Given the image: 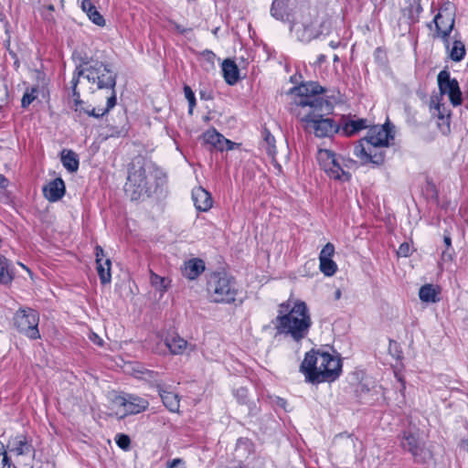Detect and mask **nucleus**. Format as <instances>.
<instances>
[{
	"label": "nucleus",
	"instance_id": "ea45409f",
	"mask_svg": "<svg viewBox=\"0 0 468 468\" xmlns=\"http://www.w3.org/2000/svg\"><path fill=\"white\" fill-rule=\"evenodd\" d=\"M335 254V246L328 242L324 245L319 254V259H332Z\"/></svg>",
	"mask_w": 468,
	"mask_h": 468
},
{
	"label": "nucleus",
	"instance_id": "a211bd4d",
	"mask_svg": "<svg viewBox=\"0 0 468 468\" xmlns=\"http://www.w3.org/2000/svg\"><path fill=\"white\" fill-rule=\"evenodd\" d=\"M165 345L172 355H182L186 351L195 350V346L188 344L177 335L165 337Z\"/></svg>",
	"mask_w": 468,
	"mask_h": 468
},
{
	"label": "nucleus",
	"instance_id": "f3484780",
	"mask_svg": "<svg viewBox=\"0 0 468 468\" xmlns=\"http://www.w3.org/2000/svg\"><path fill=\"white\" fill-rule=\"evenodd\" d=\"M204 142L207 144L214 146L219 151L232 150L236 145L235 143L225 138L222 134L216 130H208L203 134Z\"/></svg>",
	"mask_w": 468,
	"mask_h": 468
},
{
	"label": "nucleus",
	"instance_id": "20e7f679",
	"mask_svg": "<svg viewBox=\"0 0 468 468\" xmlns=\"http://www.w3.org/2000/svg\"><path fill=\"white\" fill-rule=\"evenodd\" d=\"M84 65L86 66L85 68H76L70 81L76 112L79 110V104L82 102L80 91L77 89L80 77H84L89 82L96 85L97 89H110L112 94H115L114 87L116 85V75L112 72L108 64L90 59L84 62Z\"/></svg>",
	"mask_w": 468,
	"mask_h": 468
},
{
	"label": "nucleus",
	"instance_id": "b1692460",
	"mask_svg": "<svg viewBox=\"0 0 468 468\" xmlns=\"http://www.w3.org/2000/svg\"><path fill=\"white\" fill-rule=\"evenodd\" d=\"M223 77L229 85L235 84L239 80V69L234 61L225 59L222 63Z\"/></svg>",
	"mask_w": 468,
	"mask_h": 468
},
{
	"label": "nucleus",
	"instance_id": "79ce46f5",
	"mask_svg": "<svg viewBox=\"0 0 468 468\" xmlns=\"http://www.w3.org/2000/svg\"><path fill=\"white\" fill-rule=\"evenodd\" d=\"M168 468H185V462L182 459H173L167 463Z\"/></svg>",
	"mask_w": 468,
	"mask_h": 468
},
{
	"label": "nucleus",
	"instance_id": "a878e982",
	"mask_svg": "<svg viewBox=\"0 0 468 468\" xmlns=\"http://www.w3.org/2000/svg\"><path fill=\"white\" fill-rule=\"evenodd\" d=\"M81 8L95 25L100 27L105 25L103 16L97 11L90 0H83L81 3Z\"/></svg>",
	"mask_w": 468,
	"mask_h": 468
},
{
	"label": "nucleus",
	"instance_id": "f704fd0d",
	"mask_svg": "<svg viewBox=\"0 0 468 468\" xmlns=\"http://www.w3.org/2000/svg\"><path fill=\"white\" fill-rule=\"evenodd\" d=\"M284 0H274L271 7V14L276 19L283 20L285 17Z\"/></svg>",
	"mask_w": 468,
	"mask_h": 468
},
{
	"label": "nucleus",
	"instance_id": "6e6552de",
	"mask_svg": "<svg viewBox=\"0 0 468 468\" xmlns=\"http://www.w3.org/2000/svg\"><path fill=\"white\" fill-rule=\"evenodd\" d=\"M316 159L321 168L330 178L342 181L350 179L351 175L346 172L344 168L347 166L346 162H352L351 160H345L342 156H337L335 152L328 149H319Z\"/></svg>",
	"mask_w": 468,
	"mask_h": 468
},
{
	"label": "nucleus",
	"instance_id": "7c9ffc66",
	"mask_svg": "<svg viewBox=\"0 0 468 468\" xmlns=\"http://www.w3.org/2000/svg\"><path fill=\"white\" fill-rule=\"evenodd\" d=\"M422 12L420 0H413L409 7L403 10V15L408 17L410 23H416L419 21L420 14Z\"/></svg>",
	"mask_w": 468,
	"mask_h": 468
},
{
	"label": "nucleus",
	"instance_id": "8fccbe9b",
	"mask_svg": "<svg viewBox=\"0 0 468 468\" xmlns=\"http://www.w3.org/2000/svg\"><path fill=\"white\" fill-rule=\"evenodd\" d=\"M443 241L446 245L447 248L451 247L452 245V239L449 235H445L444 238H443Z\"/></svg>",
	"mask_w": 468,
	"mask_h": 468
},
{
	"label": "nucleus",
	"instance_id": "ddd939ff",
	"mask_svg": "<svg viewBox=\"0 0 468 468\" xmlns=\"http://www.w3.org/2000/svg\"><path fill=\"white\" fill-rule=\"evenodd\" d=\"M430 111L433 117H437V126L442 134L451 131V110L441 100V95H432L430 101Z\"/></svg>",
	"mask_w": 468,
	"mask_h": 468
},
{
	"label": "nucleus",
	"instance_id": "cd10ccee",
	"mask_svg": "<svg viewBox=\"0 0 468 468\" xmlns=\"http://www.w3.org/2000/svg\"><path fill=\"white\" fill-rule=\"evenodd\" d=\"M61 163L70 173L76 172L79 169V158L72 150H63L61 152Z\"/></svg>",
	"mask_w": 468,
	"mask_h": 468
},
{
	"label": "nucleus",
	"instance_id": "a18cd8bd",
	"mask_svg": "<svg viewBox=\"0 0 468 468\" xmlns=\"http://www.w3.org/2000/svg\"><path fill=\"white\" fill-rule=\"evenodd\" d=\"M104 251L101 247L97 246L96 247V263L103 262L104 260Z\"/></svg>",
	"mask_w": 468,
	"mask_h": 468
},
{
	"label": "nucleus",
	"instance_id": "393cba45",
	"mask_svg": "<svg viewBox=\"0 0 468 468\" xmlns=\"http://www.w3.org/2000/svg\"><path fill=\"white\" fill-rule=\"evenodd\" d=\"M440 292L441 290L438 286L425 284L420 288L419 297L424 303H437L440 300Z\"/></svg>",
	"mask_w": 468,
	"mask_h": 468
},
{
	"label": "nucleus",
	"instance_id": "58836bf2",
	"mask_svg": "<svg viewBox=\"0 0 468 468\" xmlns=\"http://www.w3.org/2000/svg\"><path fill=\"white\" fill-rule=\"evenodd\" d=\"M13 461L7 453L5 446L0 443V468H11Z\"/></svg>",
	"mask_w": 468,
	"mask_h": 468
},
{
	"label": "nucleus",
	"instance_id": "2eb2a0df",
	"mask_svg": "<svg viewBox=\"0 0 468 468\" xmlns=\"http://www.w3.org/2000/svg\"><path fill=\"white\" fill-rule=\"evenodd\" d=\"M116 403L123 408L126 414H138L145 410L149 406L145 399L132 394L117 397Z\"/></svg>",
	"mask_w": 468,
	"mask_h": 468
},
{
	"label": "nucleus",
	"instance_id": "4d7b16f0",
	"mask_svg": "<svg viewBox=\"0 0 468 468\" xmlns=\"http://www.w3.org/2000/svg\"><path fill=\"white\" fill-rule=\"evenodd\" d=\"M465 450H466V451H467V452H468V443L466 444V448H465Z\"/></svg>",
	"mask_w": 468,
	"mask_h": 468
},
{
	"label": "nucleus",
	"instance_id": "603ef678",
	"mask_svg": "<svg viewBox=\"0 0 468 468\" xmlns=\"http://www.w3.org/2000/svg\"><path fill=\"white\" fill-rule=\"evenodd\" d=\"M324 59H325V56H324V55H320V56L318 57V63H322V62H324Z\"/></svg>",
	"mask_w": 468,
	"mask_h": 468
},
{
	"label": "nucleus",
	"instance_id": "c85d7f7f",
	"mask_svg": "<svg viewBox=\"0 0 468 468\" xmlns=\"http://www.w3.org/2000/svg\"><path fill=\"white\" fill-rule=\"evenodd\" d=\"M81 104H79V110L80 112H84L85 113H87L89 116H92V117H95V118H100V117H102L103 115H105L111 109H112L115 104H116V95L114 93L111 94L110 97H108L107 99V106L105 109L101 110H98L96 111L95 108H92L91 110H89V109H83L81 107Z\"/></svg>",
	"mask_w": 468,
	"mask_h": 468
},
{
	"label": "nucleus",
	"instance_id": "1a4fd4ad",
	"mask_svg": "<svg viewBox=\"0 0 468 468\" xmlns=\"http://www.w3.org/2000/svg\"><path fill=\"white\" fill-rule=\"evenodd\" d=\"M400 445L402 449L409 452L417 463H426L432 458L431 451L426 447L419 433L412 431L403 432Z\"/></svg>",
	"mask_w": 468,
	"mask_h": 468
},
{
	"label": "nucleus",
	"instance_id": "0eeeda50",
	"mask_svg": "<svg viewBox=\"0 0 468 468\" xmlns=\"http://www.w3.org/2000/svg\"><path fill=\"white\" fill-rule=\"evenodd\" d=\"M5 450L15 468H33L35 449L26 436L17 435L10 438Z\"/></svg>",
	"mask_w": 468,
	"mask_h": 468
},
{
	"label": "nucleus",
	"instance_id": "f03ea898",
	"mask_svg": "<svg viewBox=\"0 0 468 468\" xmlns=\"http://www.w3.org/2000/svg\"><path fill=\"white\" fill-rule=\"evenodd\" d=\"M272 323L276 335L290 337L296 343L308 335L313 324L307 304L292 299L279 304L278 315Z\"/></svg>",
	"mask_w": 468,
	"mask_h": 468
},
{
	"label": "nucleus",
	"instance_id": "37998d69",
	"mask_svg": "<svg viewBox=\"0 0 468 468\" xmlns=\"http://www.w3.org/2000/svg\"><path fill=\"white\" fill-rule=\"evenodd\" d=\"M410 247L408 243H402L398 250V255L401 257H407L410 254Z\"/></svg>",
	"mask_w": 468,
	"mask_h": 468
},
{
	"label": "nucleus",
	"instance_id": "c756f323",
	"mask_svg": "<svg viewBox=\"0 0 468 468\" xmlns=\"http://www.w3.org/2000/svg\"><path fill=\"white\" fill-rule=\"evenodd\" d=\"M111 260L104 259L103 262L97 263V271L100 277L101 282L102 284H107L111 282L112 274H111Z\"/></svg>",
	"mask_w": 468,
	"mask_h": 468
},
{
	"label": "nucleus",
	"instance_id": "f257e3e1",
	"mask_svg": "<svg viewBox=\"0 0 468 468\" xmlns=\"http://www.w3.org/2000/svg\"><path fill=\"white\" fill-rule=\"evenodd\" d=\"M324 91L323 87L312 81L292 90L294 100L291 112L302 122L306 133L320 138L331 137L340 130L339 124L326 117L333 106L322 96Z\"/></svg>",
	"mask_w": 468,
	"mask_h": 468
},
{
	"label": "nucleus",
	"instance_id": "7ed1b4c3",
	"mask_svg": "<svg viewBox=\"0 0 468 468\" xmlns=\"http://www.w3.org/2000/svg\"><path fill=\"white\" fill-rule=\"evenodd\" d=\"M300 370L313 384L331 382L340 376L342 363L339 357L328 352L313 349L305 354Z\"/></svg>",
	"mask_w": 468,
	"mask_h": 468
},
{
	"label": "nucleus",
	"instance_id": "39448f33",
	"mask_svg": "<svg viewBox=\"0 0 468 468\" xmlns=\"http://www.w3.org/2000/svg\"><path fill=\"white\" fill-rule=\"evenodd\" d=\"M207 294L211 302L230 303L235 302L238 287L235 280L226 273H212L207 284Z\"/></svg>",
	"mask_w": 468,
	"mask_h": 468
},
{
	"label": "nucleus",
	"instance_id": "412c9836",
	"mask_svg": "<svg viewBox=\"0 0 468 468\" xmlns=\"http://www.w3.org/2000/svg\"><path fill=\"white\" fill-rule=\"evenodd\" d=\"M156 388L165 408L171 412H177L180 407L178 395L166 390L162 384H157Z\"/></svg>",
	"mask_w": 468,
	"mask_h": 468
},
{
	"label": "nucleus",
	"instance_id": "aec40b11",
	"mask_svg": "<svg viewBox=\"0 0 468 468\" xmlns=\"http://www.w3.org/2000/svg\"><path fill=\"white\" fill-rule=\"evenodd\" d=\"M192 199L198 211L205 212L212 207V197L210 194L201 186L192 190Z\"/></svg>",
	"mask_w": 468,
	"mask_h": 468
},
{
	"label": "nucleus",
	"instance_id": "49530a36",
	"mask_svg": "<svg viewBox=\"0 0 468 468\" xmlns=\"http://www.w3.org/2000/svg\"><path fill=\"white\" fill-rule=\"evenodd\" d=\"M195 106H196V98L188 101V113L189 114H193Z\"/></svg>",
	"mask_w": 468,
	"mask_h": 468
},
{
	"label": "nucleus",
	"instance_id": "864d4df0",
	"mask_svg": "<svg viewBox=\"0 0 468 468\" xmlns=\"http://www.w3.org/2000/svg\"><path fill=\"white\" fill-rule=\"evenodd\" d=\"M340 296H341V292H340L339 290H337V291L335 292V298H336V299H339V298H340Z\"/></svg>",
	"mask_w": 468,
	"mask_h": 468
},
{
	"label": "nucleus",
	"instance_id": "473e14b6",
	"mask_svg": "<svg viewBox=\"0 0 468 468\" xmlns=\"http://www.w3.org/2000/svg\"><path fill=\"white\" fill-rule=\"evenodd\" d=\"M319 268L325 276H333L337 271V265L332 259H319Z\"/></svg>",
	"mask_w": 468,
	"mask_h": 468
},
{
	"label": "nucleus",
	"instance_id": "f8f14e48",
	"mask_svg": "<svg viewBox=\"0 0 468 468\" xmlns=\"http://www.w3.org/2000/svg\"><path fill=\"white\" fill-rule=\"evenodd\" d=\"M381 148L382 146L357 142L354 146V155L361 161L362 165L370 163L374 166H379L385 162V152Z\"/></svg>",
	"mask_w": 468,
	"mask_h": 468
},
{
	"label": "nucleus",
	"instance_id": "bb28decb",
	"mask_svg": "<svg viewBox=\"0 0 468 468\" xmlns=\"http://www.w3.org/2000/svg\"><path fill=\"white\" fill-rule=\"evenodd\" d=\"M14 275L11 262L0 254V283L5 285L11 283Z\"/></svg>",
	"mask_w": 468,
	"mask_h": 468
},
{
	"label": "nucleus",
	"instance_id": "c03bdc74",
	"mask_svg": "<svg viewBox=\"0 0 468 468\" xmlns=\"http://www.w3.org/2000/svg\"><path fill=\"white\" fill-rule=\"evenodd\" d=\"M184 93H185V97L187 100V101H191V100L196 98L194 91L187 85H185V87H184Z\"/></svg>",
	"mask_w": 468,
	"mask_h": 468
},
{
	"label": "nucleus",
	"instance_id": "5701e85b",
	"mask_svg": "<svg viewBox=\"0 0 468 468\" xmlns=\"http://www.w3.org/2000/svg\"><path fill=\"white\" fill-rule=\"evenodd\" d=\"M342 127L343 133L346 136H351L357 132L366 129L368 127L367 119H350V118H343L342 123L340 125Z\"/></svg>",
	"mask_w": 468,
	"mask_h": 468
},
{
	"label": "nucleus",
	"instance_id": "9d476101",
	"mask_svg": "<svg viewBox=\"0 0 468 468\" xmlns=\"http://www.w3.org/2000/svg\"><path fill=\"white\" fill-rule=\"evenodd\" d=\"M38 322V314L30 308L20 309L14 316V324L16 329L30 339H37L40 337L37 328Z\"/></svg>",
	"mask_w": 468,
	"mask_h": 468
},
{
	"label": "nucleus",
	"instance_id": "5fc2aeb1",
	"mask_svg": "<svg viewBox=\"0 0 468 468\" xmlns=\"http://www.w3.org/2000/svg\"><path fill=\"white\" fill-rule=\"evenodd\" d=\"M48 10L54 11V6L52 5H48Z\"/></svg>",
	"mask_w": 468,
	"mask_h": 468
},
{
	"label": "nucleus",
	"instance_id": "9b49d317",
	"mask_svg": "<svg viewBox=\"0 0 468 468\" xmlns=\"http://www.w3.org/2000/svg\"><path fill=\"white\" fill-rule=\"evenodd\" d=\"M437 82L440 92L437 95H448L452 106L456 107L462 104L463 97L459 83L456 79H452L450 71L443 69L437 76Z\"/></svg>",
	"mask_w": 468,
	"mask_h": 468
},
{
	"label": "nucleus",
	"instance_id": "4c0bfd02",
	"mask_svg": "<svg viewBox=\"0 0 468 468\" xmlns=\"http://www.w3.org/2000/svg\"><path fill=\"white\" fill-rule=\"evenodd\" d=\"M297 37L302 42H309L315 37V34L311 27L303 26L301 29L297 30Z\"/></svg>",
	"mask_w": 468,
	"mask_h": 468
},
{
	"label": "nucleus",
	"instance_id": "c9c22d12",
	"mask_svg": "<svg viewBox=\"0 0 468 468\" xmlns=\"http://www.w3.org/2000/svg\"><path fill=\"white\" fill-rule=\"evenodd\" d=\"M150 282L153 287L159 290L161 292H165L168 286V281L155 274L154 271H150Z\"/></svg>",
	"mask_w": 468,
	"mask_h": 468
},
{
	"label": "nucleus",
	"instance_id": "6e6d98bb",
	"mask_svg": "<svg viewBox=\"0 0 468 468\" xmlns=\"http://www.w3.org/2000/svg\"><path fill=\"white\" fill-rule=\"evenodd\" d=\"M152 372L151 371H148L146 370L145 372H142V374H147V375H150Z\"/></svg>",
	"mask_w": 468,
	"mask_h": 468
},
{
	"label": "nucleus",
	"instance_id": "de8ad7c7",
	"mask_svg": "<svg viewBox=\"0 0 468 468\" xmlns=\"http://www.w3.org/2000/svg\"><path fill=\"white\" fill-rule=\"evenodd\" d=\"M276 404L282 408H283L284 410H286V405H287V401L282 398H278L277 399V401H276Z\"/></svg>",
	"mask_w": 468,
	"mask_h": 468
},
{
	"label": "nucleus",
	"instance_id": "3c124183",
	"mask_svg": "<svg viewBox=\"0 0 468 468\" xmlns=\"http://www.w3.org/2000/svg\"><path fill=\"white\" fill-rule=\"evenodd\" d=\"M329 45L334 49L337 48V47H338V43L337 42H334V41H331Z\"/></svg>",
	"mask_w": 468,
	"mask_h": 468
},
{
	"label": "nucleus",
	"instance_id": "e433bc0d",
	"mask_svg": "<svg viewBox=\"0 0 468 468\" xmlns=\"http://www.w3.org/2000/svg\"><path fill=\"white\" fill-rule=\"evenodd\" d=\"M38 94V88L37 87H32L30 89H27L26 92L24 93L22 100H21V105L23 108L28 107L37 97Z\"/></svg>",
	"mask_w": 468,
	"mask_h": 468
},
{
	"label": "nucleus",
	"instance_id": "72a5a7b5",
	"mask_svg": "<svg viewBox=\"0 0 468 468\" xmlns=\"http://www.w3.org/2000/svg\"><path fill=\"white\" fill-rule=\"evenodd\" d=\"M465 55V48L462 41L455 40L453 42L452 48L450 51V58L452 60L459 62L461 61Z\"/></svg>",
	"mask_w": 468,
	"mask_h": 468
},
{
	"label": "nucleus",
	"instance_id": "09e8293b",
	"mask_svg": "<svg viewBox=\"0 0 468 468\" xmlns=\"http://www.w3.org/2000/svg\"><path fill=\"white\" fill-rule=\"evenodd\" d=\"M7 186V179L0 174V187H5Z\"/></svg>",
	"mask_w": 468,
	"mask_h": 468
},
{
	"label": "nucleus",
	"instance_id": "6ab92c4d",
	"mask_svg": "<svg viewBox=\"0 0 468 468\" xmlns=\"http://www.w3.org/2000/svg\"><path fill=\"white\" fill-rule=\"evenodd\" d=\"M43 193L45 197L51 202L61 199L65 194L64 181L61 178L52 180L43 187Z\"/></svg>",
	"mask_w": 468,
	"mask_h": 468
},
{
	"label": "nucleus",
	"instance_id": "dca6fc26",
	"mask_svg": "<svg viewBox=\"0 0 468 468\" xmlns=\"http://www.w3.org/2000/svg\"><path fill=\"white\" fill-rule=\"evenodd\" d=\"M388 141L389 131L388 130L387 126L376 125L371 127L367 132V135L358 142H365L367 144H370L371 145L386 147L388 145Z\"/></svg>",
	"mask_w": 468,
	"mask_h": 468
},
{
	"label": "nucleus",
	"instance_id": "423d86ee",
	"mask_svg": "<svg viewBox=\"0 0 468 468\" xmlns=\"http://www.w3.org/2000/svg\"><path fill=\"white\" fill-rule=\"evenodd\" d=\"M154 170V166L150 164L137 165L133 163L131 165L124 191L132 200H136L149 192L150 179Z\"/></svg>",
	"mask_w": 468,
	"mask_h": 468
},
{
	"label": "nucleus",
	"instance_id": "4be33fe9",
	"mask_svg": "<svg viewBox=\"0 0 468 468\" xmlns=\"http://www.w3.org/2000/svg\"><path fill=\"white\" fill-rule=\"evenodd\" d=\"M205 271V262L198 258L185 262L182 269L183 275L189 280H195Z\"/></svg>",
	"mask_w": 468,
	"mask_h": 468
},
{
	"label": "nucleus",
	"instance_id": "a19ab883",
	"mask_svg": "<svg viewBox=\"0 0 468 468\" xmlns=\"http://www.w3.org/2000/svg\"><path fill=\"white\" fill-rule=\"evenodd\" d=\"M116 443L121 449L127 450V449H129L130 444H131L130 437L128 435L122 434V433L117 434Z\"/></svg>",
	"mask_w": 468,
	"mask_h": 468
},
{
	"label": "nucleus",
	"instance_id": "4468645a",
	"mask_svg": "<svg viewBox=\"0 0 468 468\" xmlns=\"http://www.w3.org/2000/svg\"><path fill=\"white\" fill-rule=\"evenodd\" d=\"M436 27L437 37H441L446 48H449V35L454 27V17L450 13L440 11L433 19Z\"/></svg>",
	"mask_w": 468,
	"mask_h": 468
},
{
	"label": "nucleus",
	"instance_id": "2f4dec72",
	"mask_svg": "<svg viewBox=\"0 0 468 468\" xmlns=\"http://www.w3.org/2000/svg\"><path fill=\"white\" fill-rule=\"evenodd\" d=\"M262 147L265 149L268 155L274 157L276 154L275 139L273 135L267 130L263 132Z\"/></svg>",
	"mask_w": 468,
	"mask_h": 468
}]
</instances>
